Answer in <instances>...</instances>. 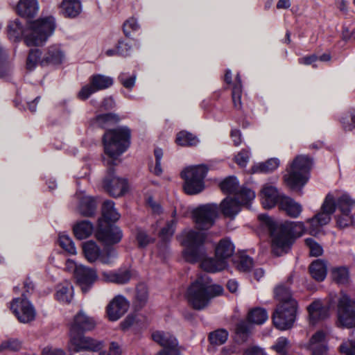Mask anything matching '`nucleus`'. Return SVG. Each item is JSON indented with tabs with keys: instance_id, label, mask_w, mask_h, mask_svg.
Here are the masks:
<instances>
[{
	"instance_id": "09e8293b",
	"label": "nucleus",
	"mask_w": 355,
	"mask_h": 355,
	"mask_svg": "<svg viewBox=\"0 0 355 355\" xmlns=\"http://www.w3.org/2000/svg\"><path fill=\"white\" fill-rule=\"evenodd\" d=\"M228 335V332L226 330L218 329L210 333L209 339L212 345H221L227 341Z\"/></svg>"
},
{
	"instance_id": "72a5a7b5",
	"label": "nucleus",
	"mask_w": 355,
	"mask_h": 355,
	"mask_svg": "<svg viewBox=\"0 0 355 355\" xmlns=\"http://www.w3.org/2000/svg\"><path fill=\"white\" fill-rule=\"evenodd\" d=\"M73 295V286L69 282H64L58 286L55 298L60 302L67 304L69 303Z\"/></svg>"
},
{
	"instance_id": "864d4df0",
	"label": "nucleus",
	"mask_w": 355,
	"mask_h": 355,
	"mask_svg": "<svg viewBox=\"0 0 355 355\" xmlns=\"http://www.w3.org/2000/svg\"><path fill=\"white\" fill-rule=\"evenodd\" d=\"M10 69V64L7 59V53L3 46H0V77L6 76Z\"/></svg>"
},
{
	"instance_id": "c756f323",
	"label": "nucleus",
	"mask_w": 355,
	"mask_h": 355,
	"mask_svg": "<svg viewBox=\"0 0 355 355\" xmlns=\"http://www.w3.org/2000/svg\"><path fill=\"white\" fill-rule=\"evenodd\" d=\"M205 255V245H187L182 251V257L189 263L201 262Z\"/></svg>"
},
{
	"instance_id": "4d7b16f0",
	"label": "nucleus",
	"mask_w": 355,
	"mask_h": 355,
	"mask_svg": "<svg viewBox=\"0 0 355 355\" xmlns=\"http://www.w3.org/2000/svg\"><path fill=\"white\" fill-rule=\"evenodd\" d=\"M21 347V343L17 339H9L1 343L0 345V352L6 350L11 352L19 351Z\"/></svg>"
},
{
	"instance_id": "bb28decb",
	"label": "nucleus",
	"mask_w": 355,
	"mask_h": 355,
	"mask_svg": "<svg viewBox=\"0 0 355 355\" xmlns=\"http://www.w3.org/2000/svg\"><path fill=\"white\" fill-rule=\"evenodd\" d=\"M262 205L264 208L270 209L278 203L283 195L279 193L277 189L271 185L266 184L261 193Z\"/></svg>"
},
{
	"instance_id": "ddd939ff",
	"label": "nucleus",
	"mask_w": 355,
	"mask_h": 355,
	"mask_svg": "<svg viewBox=\"0 0 355 355\" xmlns=\"http://www.w3.org/2000/svg\"><path fill=\"white\" fill-rule=\"evenodd\" d=\"M83 250L89 262L99 259L103 263H109L117 257L114 245H83Z\"/></svg>"
},
{
	"instance_id": "1a4fd4ad",
	"label": "nucleus",
	"mask_w": 355,
	"mask_h": 355,
	"mask_svg": "<svg viewBox=\"0 0 355 355\" xmlns=\"http://www.w3.org/2000/svg\"><path fill=\"white\" fill-rule=\"evenodd\" d=\"M255 193L249 189L243 188L237 198L227 197L220 204V209L225 217L234 218L241 211V205L248 206L254 200Z\"/></svg>"
},
{
	"instance_id": "e2e57ef3",
	"label": "nucleus",
	"mask_w": 355,
	"mask_h": 355,
	"mask_svg": "<svg viewBox=\"0 0 355 355\" xmlns=\"http://www.w3.org/2000/svg\"><path fill=\"white\" fill-rule=\"evenodd\" d=\"M139 28V25L135 18H130L123 24V32L129 37L132 31H136Z\"/></svg>"
},
{
	"instance_id": "39448f33",
	"label": "nucleus",
	"mask_w": 355,
	"mask_h": 355,
	"mask_svg": "<svg viewBox=\"0 0 355 355\" xmlns=\"http://www.w3.org/2000/svg\"><path fill=\"white\" fill-rule=\"evenodd\" d=\"M102 218L98 220V229L96 236L99 241L105 244H116L121 241L122 231L116 226H109L110 222L117 221L121 215L112 200H105L101 208Z\"/></svg>"
},
{
	"instance_id": "338daca9",
	"label": "nucleus",
	"mask_w": 355,
	"mask_h": 355,
	"mask_svg": "<svg viewBox=\"0 0 355 355\" xmlns=\"http://www.w3.org/2000/svg\"><path fill=\"white\" fill-rule=\"evenodd\" d=\"M34 284L32 281L30 280V279H26L24 282V286H23V293L21 294V297L20 298H26L28 296L31 295L34 291Z\"/></svg>"
},
{
	"instance_id": "37998d69",
	"label": "nucleus",
	"mask_w": 355,
	"mask_h": 355,
	"mask_svg": "<svg viewBox=\"0 0 355 355\" xmlns=\"http://www.w3.org/2000/svg\"><path fill=\"white\" fill-rule=\"evenodd\" d=\"M42 51L37 49H31L27 57L26 69L33 71L38 64L42 66Z\"/></svg>"
},
{
	"instance_id": "6e6d98bb",
	"label": "nucleus",
	"mask_w": 355,
	"mask_h": 355,
	"mask_svg": "<svg viewBox=\"0 0 355 355\" xmlns=\"http://www.w3.org/2000/svg\"><path fill=\"white\" fill-rule=\"evenodd\" d=\"M336 223L338 227L340 228H344L350 225H354L351 212H340V214L336 216Z\"/></svg>"
},
{
	"instance_id": "20e7f679",
	"label": "nucleus",
	"mask_w": 355,
	"mask_h": 355,
	"mask_svg": "<svg viewBox=\"0 0 355 355\" xmlns=\"http://www.w3.org/2000/svg\"><path fill=\"white\" fill-rule=\"evenodd\" d=\"M223 291L221 286L212 284L210 278L202 275L188 288L186 297L189 303L197 310L206 307L211 298L220 295Z\"/></svg>"
},
{
	"instance_id": "79ce46f5",
	"label": "nucleus",
	"mask_w": 355,
	"mask_h": 355,
	"mask_svg": "<svg viewBox=\"0 0 355 355\" xmlns=\"http://www.w3.org/2000/svg\"><path fill=\"white\" fill-rule=\"evenodd\" d=\"M175 142L181 146H193L199 143V139L187 131H180L177 134Z\"/></svg>"
},
{
	"instance_id": "4468645a",
	"label": "nucleus",
	"mask_w": 355,
	"mask_h": 355,
	"mask_svg": "<svg viewBox=\"0 0 355 355\" xmlns=\"http://www.w3.org/2000/svg\"><path fill=\"white\" fill-rule=\"evenodd\" d=\"M103 347V343L80 334H70L68 349L69 351L80 352L83 351L98 352Z\"/></svg>"
},
{
	"instance_id": "603ef678",
	"label": "nucleus",
	"mask_w": 355,
	"mask_h": 355,
	"mask_svg": "<svg viewBox=\"0 0 355 355\" xmlns=\"http://www.w3.org/2000/svg\"><path fill=\"white\" fill-rule=\"evenodd\" d=\"M137 75L122 72L119 74L118 80L120 83L127 89L132 90L135 85Z\"/></svg>"
},
{
	"instance_id": "dca6fc26",
	"label": "nucleus",
	"mask_w": 355,
	"mask_h": 355,
	"mask_svg": "<svg viewBox=\"0 0 355 355\" xmlns=\"http://www.w3.org/2000/svg\"><path fill=\"white\" fill-rule=\"evenodd\" d=\"M113 79L111 77L101 74L94 75L90 78V84L83 86L78 94L81 100L87 99L97 91L105 89L112 86Z\"/></svg>"
},
{
	"instance_id": "4c0bfd02",
	"label": "nucleus",
	"mask_w": 355,
	"mask_h": 355,
	"mask_svg": "<svg viewBox=\"0 0 355 355\" xmlns=\"http://www.w3.org/2000/svg\"><path fill=\"white\" fill-rule=\"evenodd\" d=\"M120 120L118 115L114 113H107L97 115L94 119V123L101 128H105Z\"/></svg>"
},
{
	"instance_id": "9b49d317",
	"label": "nucleus",
	"mask_w": 355,
	"mask_h": 355,
	"mask_svg": "<svg viewBox=\"0 0 355 355\" xmlns=\"http://www.w3.org/2000/svg\"><path fill=\"white\" fill-rule=\"evenodd\" d=\"M218 206L208 203L198 206L192 211L193 220L197 227L202 230L211 227L218 216Z\"/></svg>"
},
{
	"instance_id": "f3484780",
	"label": "nucleus",
	"mask_w": 355,
	"mask_h": 355,
	"mask_svg": "<svg viewBox=\"0 0 355 355\" xmlns=\"http://www.w3.org/2000/svg\"><path fill=\"white\" fill-rule=\"evenodd\" d=\"M153 340L163 347L157 355H179L176 338L168 332L157 331L152 334Z\"/></svg>"
},
{
	"instance_id": "13d9d810",
	"label": "nucleus",
	"mask_w": 355,
	"mask_h": 355,
	"mask_svg": "<svg viewBox=\"0 0 355 355\" xmlns=\"http://www.w3.org/2000/svg\"><path fill=\"white\" fill-rule=\"evenodd\" d=\"M290 347V342L285 337L279 338L272 348L279 354L285 355Z\"/></svg>"
},
{
	"instance_id": "49530a36",
	"label": "nucleus",
	"mask_w": 355,
	"mask_h": 355,
	"mask_svg": "<svg viewBox=\"0 0 355 355\" xmlns=\"http://www.w3.org/2000/svg\"><path fill=\"white\" fill-rule=\"evenodd\" d=\"M333 279L339 284H347L349 281V271L345 267H339L332 270Z\"/></svg>"
},
{
	"instance_id": "c85d7f7f",
	"label": "nucleus",
	"mask_w": 355,
	"mask_h": 355,
	"mask_svg": "<svg viewBox=\"0 0 355 355\" xmlns=\"http://www.w3.org/2000/svg\"><path fill=\"white\" fill-rule=\"evenodd\" d=\"M16 10L18 15L23 17H34L39 10L38 1L37 0H19Z\"/></svg>"
},
{
	"instance_id": "f03ea898",
	"label": "nucleus",
	"mask_w": 355,
	"mask_h": 355,
	"mask_svg": "<svg viewBox=\"0 0 355 355\" xmlns=\"http://www.w3.org/2000/svg\"><path fill=\"white\" fill-rule=\"evenodd\" d=\"M261 227L268 232L272 244H291L301 237L306 228L303 222L285 221L277 223L266 214L259 216Z\"/></svg>"
},
{
	"instance_id": "69168bd1",
	"label": "nucleus",
	"mask_w": 355,
	"mask_h": 355,
	"mask_svg": "<svg viewBox=\"0 0 355 355\" xmlns=\"http://www.w3.org/2000/svg\"><path fill=\"white\" fill-rule=\"evenodd\" d=\"M136 239L138 244H148L154 241L145 231L140 229L137 230Z\"/></svg>"
},
{
	"instance_id": "412c9836",
	"label": "nucleus",
	"mask_w": 355,
	"mask_h": 355,
	"mask_svg": "<svg viewBox=\"0 0 355 355\" xmlns=\"http://www.w3.org/2000/svg\"><path fill=\"white\" fill-rule=\"evenodd\" d=\"M130 303L123 295H116L107 305V314L110 320L116 321L128 310Z\"/></svg>"
},
{
	"instance_id": "774afa93",
	"label": "nucleus",
	"mask_w": 355,
	"mask_h": 355,
	"mask_svg": "<svg viewBox=\"0 0 355 355\" xmlns=\"http://www.w3.org/2000/svg\"><path fill=\"white\" fill-rule=\"evenodd\" d=\"M64 350L52 346H46L43 348L42 355H64Z\"/></svg>"
},
{
	"instance_id": "6ab92c4d",
	"label": "nucleus",
	"mask_w": 355,
	"mask_h": 355,
	"mask_svg": "<svg viewBox=\"0 0 355 355\" xmlns=\"http://www.w3.org/2000/svg\"><path fill=\"white\" fill-rule=\"evenodd\" d=\"M74 275L84 293L90 289L98 278L94 270L81 265L76 267Z\"/></svg>"
},
{
	"instance_id": "c9c22d12",
	"label": "nucleus",
	"mask_w": 355,
	"mask_h": 355,
	"mask_svg": "<svg viewBox=\"0 0 355 355\" xmlns=\"http://www.w3.org/2000/svg\"><path fill=\"white\" fill-rule=\"evenodd\" d=\"M93 230V225L89 220H82L73 227L74 235L79 240L88 238L92 234Z\"/></svg>"
},
{
	"instance_id": "5701e85b",
	"label": "nucleus",
	"mask_w": 355,
	"mask_h": 355,
	"mask_svg": "<svg viewBox=\"0 0 355 355\" xmlns=\"http://www.w3.org/2000/svg\"><path fill=\"white\" fill-rule=\"evenodd\" d=\"M305 347L310 350L312 355H326L328 351L326 334L322 331H318L312 335Z\"/></svg>"
},
{
	"instance_id": "9d476101",
	"label": "nucleus",
	"mask_w": 355,
	"mask_h": 355,
	"mask_svg": "<svg viewBox=\"0 0 355 355\" xmlns=\"http://www.w3.org/2000/svg\"><path fill=\"white\" fill-rule=\"evenodd\" d=\"M297 302L295 300H290L288 306L278 305L272 315L275 326L280 330H286L293 327L295 319Z\"/></svg>"
},
{
	"instance_id": "4be33fe9",
	"label": "nucleus",
	"mask_w": 355,
	"mask_h": 355,
	"mask_svg": "<svg viewBox=\"0 0 355 355\" xmlns=\"http://www.w3.org/2000/svg\"><path fill=\"white\" fill-rule=\"evenodd\" d=\"M77 201V211L83 216H92L96 210V202L95 199L87 196L85 192H77L75 196Z\"/></svg>"
},
{
	"instance_id": "aec40b11",
	"label": "nucleus",
	"mask_w": 355,
	"mask_h": 355,
	"mask_svg": "<svg viewBox=\"0 0 355 355\" xmlns=\"http://www.w3.org/2000/svg\"><path fill=\"white\" fill-rule=\"evenodd\" d=\"M96 325L94 318L87 315L83 311H80L73 318L71 324L70 334H78L80 332L92 331Z\"/></svg>"
},
{
	"instance_id": "a18cd8bd",
	"label": "nucleus",
	"mask_w": 355,
	"mask_h": 355,
	"mask_svg": "<svg viewBox=\"0 0 355 355\" xmlns=\"http://www.w3.org/2000/svg\"><path fill=\"white\" fill-rule=\"evenodd\" d=\"M220 187L226 193H234L236 196L239 193V192H237L239 190V182L235 177H229L225 179L220 184Z\"/></svg>"
},
{
	"instance_id": "a878e982",
	"label": "nucleus",
	"mask_w": 355,
	"mask_h": 355,
	"mask_svg": "<svg viewBox=\"0 0 355 355\" xmlns=\"http://www.w3.org/2000/svg\"><path fill=\"white\" fill-rule=\"evenodd\" d=\"M179 239L182 244H203L206 242H212L208 235L193 230H184L180 235Z\"/></svg>"
},
{
	"instance_id": "423d86ee",
	"label": "nucleus",
	"mask_w": 355,
	"mask_h": 355,
	"mask_svg": "<svg viewBox=\"0 0 355 355\" xmlns=\"http://www.w3.org/2000/svg\"><path fill=\"white\" fill-rule=\"evenodd\" d=\"M55 30V20L52 17L40 18L28 24L24 31V42L28 46H42Z\"/></svg>"
},
{
	"instance_id": "2f4dec72",
	"label": "nucleus",
	"mask_w": 355,
	"mask_h": 355,
	"mask_svg": "<svg viewBox=\"0 0 355 355\" xmlns=\"http://www.w3.org/2000/svg\"><path fill=\"white\" fill-rule=\"evenodd\" d=\"M81 11L82 6L78 0H63L60 5V12L66 17L74 18Z\"/></svg>"
},
{
	"instance_id": "2eb2a0df",
	"label": "nucleus",
	"mask_w": 355,
	"mask_h": 355,
	"mask_svg": "<svg viewBox=\"0 0 355 355\" xmlns=\"http://www.w3.org/2000/svg\"><path fill=\"white\" fill-rule=\"evenodd\" d=\"M10 309L19 321L22 323H28L35 318V309L26 298L14 299L10 304Z\"/></svg>"
},
{
	"instance_id": "a19ab883",
	"label": "nucleus",
	"mask_w": 355,
	"mask_h": 355,
	"mask_svg": "<svg viewBox=\"0 0 355 355\" xmlns=\"http://www.w3.org/2000/svg\"><path fill=\"white\" fill-rule=\"evenodd\" d=\"M274 294L276 300L279 302V305L288 306V301L295 300L292 297L289 288L283 284L279 285L275 288Z\"/></svg>"
},
{
	"instance_id": "3c124183",
	"label": "nucleus",
	"mask_w": 355,
	"mask_h": 355,
	"mask_svg": "<svg viewBox=\"0 0 355 355\" xmlns=\"http://www.w3.org/2000/svg\"><path fill=\"white\" fill-rule=\"evenodd\" d=\"M251 331V325L245 322L241 321L237 324L236 334L238 339L241 342H245Z\"/></svg>"
},
{
	"instance_id": "bf43d9fd",
	"label": "nucleus",
	"mask_w": 355,
	"mask_h": 355,
	"mask_svg": "<svg viewBox=\"0 0 355 355\" xmlns=\"http://www.w3.org/2000/svg\"><path fill=\"white\" fill-rule=\"evenodd\" d=\"M351 112L352 116V124H349L347 122V119H349V117L348 114H342L339 117V121L345 131H352L355 129V110Z\"/></svg>"
},
{
	"instance_id": "393cba45",
	"label": "nucleus",
	"mask_w": 355,
	"mask_h": 355,
	"mask_svg": "<svg viewBox=\"0 0 355 355\" xmlns=\"http://www.w3.org/2000/svg\"><path fill=\"white\" fill-rule=\"evenodd\" d=\"M101 276L103 280L105 282L125 284L129 282L132 274L128 268H119L116 270L103 271Z\"/></svg>"
},
{
	"instance_id": "7c9ffc66",
	"label": "nucleus",
	"mask_w": 355,
	"mask_h": 355,
	"mask_svg": "<svg viewBox=\"0 0 355 355\" xmlns=\"http://www.w3.org/2000/svg\"><path fill=\"white\" fill-rule=\"evenodd\" d=\"M233 265L242 272L249 271L253 266V260L244 251H238L232 259Z\"/></svg>"
},
{
	"instance_id": "680f3d73",
	"label": "nucleus",
	"mask_w": 355,
	"mask_h": 355,
	"mask_svg": "<svg viewBox=\"0 0 355 355\" xmlns=\"http://www.w3.org/2000/svg\"><path fill=\"white\" fill-rule=\"evenodd\" d=\"M340 352L345 355L355 354V339L343 342L339 347Z\"/></svg>"
},
{
	"instance_id": "a211bd4d",
	"label": "nucleus",
	"mask_w": 355,
	"mask_h": 355,
	"mask_svg": "<svg viewBox=\"0 0 355 355\" xmlns=\"http://www.w3.org/2000/svg\"><path fill=\"white\" fill-rule=\"evenodd\" d=\"M103 187L110 196L117 198L123 196L128 187L125 179L115 176L112 169L110 168L107 177L103 180Z\"/></svg>"
},
{
	"instance_id": "de8ad7c7",
	"label": "nucleus",
	"mask_w": 355,
	"mask_h": 355,
	"mask_svg": "<svg viewBox=\"0 0 355 355\" xmlns=\"http://www.w3.org/2000/svg\"><path fill=\"white\" fill-rule=\"evenodd\" d=\"M176 224L177 220L172 219L167 221L165 226L161 229L159 236L164 241H167L172 237L175 232Z\"/></svg>"
},
{
	"instance_id": "f257e3e1",
	"label": "nucleus",
	"mask_w": 355,
	"mask_h": 355,
	"mask_svg": "<svg viewBox=\"0 0 355 355\" xmlns=\"http://www.w3.org/2000/svg\"><path fill=\"white\" fill-rule=\"evenodd\" d=\"M354 203L355 201L346 193L340 196L337 192L329 193L322 204L320 211L306 220V223L309 224L310 234L311 235L318 234L322 227L329 223L336 207L340 212H351Z\"/></svg>"
},
{
	"instance_id": "6e6552de",
	"label": "nucleus",
	"mask_w": 355,
	"mask_h": 355,
	"mask_svg": "<svg viewBox=\"0 0 355 355\" xmlns=\"http://www.w3.org/2000/svg\"><path fill=\"white\" fill-rule=\"evenodd\" d=\"M207 171L205 165L189 166L182 171L181 177L184 180L183 188L187 194L196 195L204 190V179Z\"/></svg>"
},
{
	"instance_id": "0eeeda50",
	"label": "nucleus",
	"mask_w": 355,
	"mask_h": 355,
	"mask_svg": "<svg viewBox=\"0 0 355 355\" xmlns=\"http://www.w3.org/2000/svg\"><path fill=\"white\" fill-rule=\"evenodd\" d=\"M312 166L311 159L304 155H299L293 160L290 172L284 176L288 186L294 190H301L309 180V173Z\"/></svg>"
},
{
	"instance_id": "cd10ccee",
	"label": "nucleus",
	"mask_w": 355,
	"mask_h": 355,
	"mask_svg": "<svg viewBox=\"0 0 355 355\" xmlns=\"http://www.w3.org/2000/svg\"><path fill=\"white\" fill-rule=\"evenodd\" d=\"M279 207L282 210H284L288 216L294 218H297L302 211V207L300 203L284 195L279 198Z\"/></svg>"
},
{
	"instance_id": "f8f14e48",
	"label": "nucleus",
	"mask_w": 355,
	"mask_h": 355,
	"mask_svg": "<svg viewBox=\"0 0 355 355\" xmlns=\"http://www.w3.org/2000/svg\"><path fill=\"white\" fill-rule=\"evenodd\" d=\"M339 323L345 327H355V300L347 294H342L338 302Z\"/></svg>"
},
{
	"instance_id": "b1692460",
	"label": "nucleus",
	"mask_w": 355,
	"mask_h": 355,
	"mask_svg": "<svg viewBox=\"0 0 355 355\" xmlns=\"http://www.w3.org/2000/svg\"><path fill=\"white\" fill-rule=\"evenodd\" d=\"M64 52L60 44L48 46L42 56V66L59 65L64 60Z\"/></svg>"
},
{
	"instance_id": "c03bdc74",
	"label": "nucleus",
	"mask_w": 355,
	"mask_h": 355,
	"mask_svg": "<svg viewBox=\"0 0 355 355\" xmlns=\"http://www.w3.org/2000/svg\"><path fill=\"white\" fill-rule=\"evenodd\" d=\"M268 313L265 309L255 308L249 312L248 319L250 322L261 324L268 320Z\"/></svg>"
},
{
	"instance_id": "8fccbe9b",
	"label": "nucleus",
	"mask_w": 355,
	"mask_h": 355,
	"mask_svg": "<svg viewBox=\"0 0 355 355\" xmlns=\"http://www.w3.org/2000/svg\"><path fill=\"white\" fill-rule=\"evenodd\" d=\"M216 256L220 260H225L233 257L234 253V245H216L215 249Z\"/></svg>"
},
{
	"instance_id": "58836bf2",
	"label": "nucleus",
	"mask_w": 355,
	"mask_h": 355,
	"mask_svg": "<svg viewBox=\"0 0 355 355\" xmlns=\"http://www.w3.org/2000/svg\"><path fill=\"white\" fill-rule=\"evenodd\" d=\"M25 29L18 19L10 21L7 26L8 36L13 41L19 40L21 36L24 37Z\"/></svg>"
},
{
	"instance_id": "7ed1b4c3",
	"label": "nucleus",
	"mask_w": 355,
	"mask_h": 355,
	"mask_svg": "<svg viewBox=\"0 0 355 355\" xmlns=\"http://www.w3.org/2000/svg\"><path fill=\"white\" fill-rule=\"evenodd\" d=\"M131 132L126 126L106 131L103 137L104 152L107 157H103L107 166L116 164L118 157L123 153L130 146Z\"/></svg>"
},
{
	"instance_id": "ea45409f",
	"label": "nucleus",
	"mask_w": 355,
	"mask_h": 355,
	"mask_svg": "<svg viewBox=\"0 0 355 355\" xmlns=\"http://www.w3.org/2000/svg\"><path fill=\"white\" fill-rule=\"evenodd\" d=\"M279 166V161L277 158H271L264 162L254 165L252 168V173H268L276 170Z\"/></svg>"
},
{
	"instance_id": "473e14b6",
	"label": "nucleus",
	"mask_w": 355,
	"mask_h": 355,
	"mask_svg": "<svg viewBox=\"0 0 355 355\" xmlns=\"http://www.w3.org/2000/svg\"><path fill=\"white\" fill-rule=\"evenodd\" d=\"M227 266V262L225 260H220L216 256L214 259L207 258V254L201 261L200 267L204 270L209 272H216L224 270Z\"/></svg>"
},
{
	"instance_id": "0e129e2a",
	"label": "nucleus",
	"mask_w": 355,
	"mask_h": 355,
	"mask_svg": "<svg viewBox=\"0 0 355 355\" xmlns=\"http://www.w3.org/2000/svg\"><path fill=\"white\" fill-rule=\"evenodd\" d=\"M148 288L144 284H139L136 289V299L141 304H144L148 300Z\"/></svg>"
},
{
	"instance_id": "052dcab7",
	"label": "nucleus",
	"mask_w": 355,
	"mask_h": 355,
	"mask_svg": "<svg viewBox=\"0 0 355 355\" xmlns=\"http://www.w3.org/2000/svg\"><path fill=\"white\" fill-rule=\"evenodd\" d=\"M250 153L248 150H241L234 157L235 162L243 168L245 167L250 159Z\"/></svg>"
},
{
	"instance_id": "5fc2aeb1",
	"label": "nucleus",
	"mask_w": 355,
	"mask_h": 355,
	"mask_svg": "<svg viewBox=\"0 0 355 355\" xmlns=\"http://www.w3.org/2000/svg\"><path fill=\"white\" fill-rule=\"evenodd\" d=\"M236 78L238 83L234 86L232 89V101L234 107L236 109H240L241 107V85L240 76L238 74Z\"/></svg>"
},
{
	"instance_id": "e433bc0d",
	"label": "nucleus",
	"mask_w": 355,
	"mask_h": 355,
	"mask_svg": "<svg viewBox=\"0 0 355 355\" xmlns=\"http://www.w3.org/2000/svg\"><path fill=\"white\" fill-rule=\"evenodd\" d=\"M309 320L312 324L318 320L324 318L327 316V310L322 306L320 302L315 301L311 303L308 307Z\"/></svg>"
},
{
	"instance_id": "f704fd0d",
	"label": "nucleus",
	"mask_w": 355,
	"mask_h": 355,
	"mask_svg": "<svg viewBox=\"0 0 355 355\" xmlns=\"http://www.w3.org/2000/svg\"><path fill=\"white\" fill-rule=\"evenodd\" d=\"M309 272L314 279L322 282L327 276V265L324 261L317 259L310 265Z\"/></svg>"
}]
</instances>
